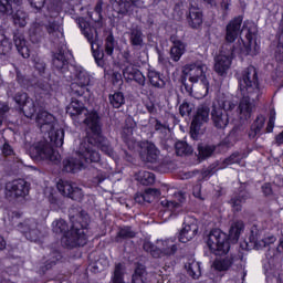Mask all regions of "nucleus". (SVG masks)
<instances>
[{
	"label": "nucleus",
	"instance_id": "obj_1",
	"mask_svg": "<svg viewBox=\"0 0 283 283\" xmlns=\"http://www.w3.org/2000/svg\"><path fill=\"white\" fill-rule=\"evenodd\" d=\"M66 113L71 115L73 120L77 123H85L87 126V145L81 144L78 157L84 159V163H99L101 155L96 151V147H101L102 151L107 156H114V150L109 145L102 144L103 136H101V125L98 124V114L85 108L83 103L76 98H72L70 105L66 107Z\"/></svg>",
	"mask_w": 283,
	"mask_h": 283
},
{
	"label": "nucleus",
	"instance_id": "obj_2",
	"mask_svg": "<svg viewBox=\"0 0 283 283\" xmlns=\"http://www.w3.org/2000/svg\"><path fill=\"white\" fill-rule=\"evenodd\" d=\"M239 92L242 96L238 106L239 118L240 120H249L253 112L251 101H258L260 96V84L258 82V71H255V67L249 66L242 72L239 78Z\"/></svg>",
	"mask_w": 283,
	"mask_h": 283
},
{
	"label": "nucleus",
	"instance_id": "obj_3",
	"mask_svg": "<svg viewBox=\"0 0 283 283\" xmlns=\"http://www.w3.org/2000/svg\"><path fill=\"white\" fill-rule=\"evenodd\" d=\"M207 64L196 61L182 67V74L190 83H200L201 91L196 93V98H205L209 94V80H207Z\"/></svg>",
	"mask_w": 283,
	"mask_h": 283
},
{
	"label": "nucleus",
	"instance_id": "obj_4",
	"mask_svg": "<svg viewBox=\"0 0 283 283\" xmlns=\"http://www.w3.org/2000/svg\"><path fill=\"white\" fill-rule=\"evenodd\" d=\"M54 233H63L62 242L66 247H85L87 243V235L85 229H72L67 232V223L65 220H55L52 223Z\"/></svg>",
	"mask_w": 283,
	"mask_h": 283
},
{
	"label": "nucleus",
	"instance_id": "obj_5",
	"mask_svg": "<svg viewBox=\"0 0 283 283\" xmlns=\"http://www.w3.org/2000/svg\"><path fill=\"white\" fill-rule=\"evenodd\" d=\"M29 156H31V158L33 160H36L38 163H40L41 160H50V163H60L61 160V155L59 154V151L54 150L52 144H50L45 139L34 143L29 148Z\"/></svg>",
	"mask_w": 283,
	"mask_h": 283
},
{
	"label": "nucleus",
	"instance_id": "obj_6",
	"mask_svg": "<svg viewBox=\"0 0 283 283\" xmlns=\"http://www.w3.org/2000/svg\"><path fill=\"white\" fill-rule=\"evenodd\" d=\"M144 251L150 253L153 258H161V255H175L176 251H178V243L174 237L157 240L156 245H154V243L150 241H145Z\"/></svg>",
	"mask_w": 283,
	"mask_h": 283
},
{
	"label": "nucleus",
	"instance_id": "obj_7",
	"mask_svg": "<svg viewBox=\"0 0 283 283\" xmlns=\"http://www.w3.org/2000/svg\"><path fill=\"white\" fill-rule=\"evenodd\" d=\"M207 247L210 249L214 255H224L229 253V241L227 240V234L220 230H212L207 239Z\"/></svg>",
	"mask_w": 283,
	"mask_h": 283
},
{
	"label": "nucleus",
	"instance_id": "obj_8",
	"mask_svg": "<svg viewBox=\"0 0 283 283\" xmlns=\"http://www.w3.org/2000/svg\"><path fill=\"white\" fill-rule=\"evenodd\" d=\"M209 122V108L207 106H200L197 114L191 123L190 136L193 140L198 139L199 136L205 134V128L202 125Z\"/></svg>",
	"mask_w": 283,
	"mask_h": 283
},
{
	"label": "nucleus",
	"instance_id": "obj_9",
	"mask_svg": "<svg viewBox=\"0 0 283 283\" xmlns=\"http://www.w3.org/2000/svg\"><path fill=\"white\" fill-rule=\"evenodd\" d=\"M91 82L92 77L90 76V73H87V71H80L76 74L74 82L71 84L72 94L75 96H83V94L90 91L87 86Z\"/></svg>",
	"mask_w": 283,
	"mask_h": 283
},
{
	"label": "nucleus",
	"instance_id": "obj_10",
	"mask_svg": "<svg viewBox=\"0 0 283 283\" xmlns=\"http://www.w3.org/2000/svg\"><path fill=\"white\" fill-rule=\"evenodd\" d=\"M30 193V186L25 180L19 179L11 181L6 186V196L8 198H23Z\"/></svg>",
	"mask_w": 283,
	"mask_h": 283
},
{
	"label": "nucleus",
	"instance_id": "obj_11",
	"mask_svg": "<svg viewBox=\"0 0 283 283\" xmlns=\"http://www.w3.org/2000/svg\"><path fill=\"white\" fill-rule=\"evenodd\" d=\"M198 235V220L193 217H188L184 222V228L179 233V241L186 244Z\"/></svg>",
	"mask_w": 283,
	"mask_h": 283
},
{
	"label": "nucleus",
	"instance_id": "obj_12",
	"mask_svg": "<svg viewBox=\"0 0 283 283\" xmlns=\"http://www.w3.org/2000/svg\"><path fill=\"white\" fill-rule=\"evenodd\" d=\"M80 28L85 36L87 39L88 43H91V48L93 50V54L95 56V61H101V57L96 54V50H98L99 45L97 43L98 41V32H96V29L93 27H90V23L85 22V20L80 21Z\"/></svg>",
	"mask_w": 283,
	"mask_h": 283
},
{
	"label": "nucleus",
	"instance_id": "obj_13",
	"mask_svg": "<svg viewBox=\"0 0 283 283\" xmlns=\"http://www.w3.org/2000/svg\"><path fill=\"white\" fill-rule=\"evenodd\" d=\"M232 61L233 51H229L228 53L221 52V54L214 59V72L220 76H224V74L231 69Z\"/></svg>",
	"mask_w": 283,
	"mask_h": 283
},
{
	"label": "nucleus",
	"instance_id": "obj_14",
	"mask_svg": "<svg viewBox=\"0 0 283 283\" xmlns=\"http://www.w3.org/2000/svg\"><path fill=\"white\" fill-rule=\"evenodd\" d=\"M242 18L238 17L231 20L226 28L227 43H233L242 34Z\"/></svg>",
	"mask_w": 283,
	"mask_h": 283
},
{
	"label": "nucleus",
	"instance_id": "obj_15",
	"mask_svg": "<svg viewBox=\"0 0 283 283\" xmlns=\"http://www.w3.org/2000/svg\"><path fill=\"white\" fill-rule=\"evenodd\" d=\"M14 101L20 107H22V112L27 116V118H32V116H34V114L36 113L34 103L30 102V99L28 98V94L18 93L14 96Z\"/></svg>",
	"mask_w": 283,
	"mask_h": 283
},
{
	"label": "nucleus",
	"instance_id": "obj_16",
	"mask_svg": "<svg viewBox=\"0 0 283 283\" xmlns=\"http://www.w3.org/2000/svg\"><path fill=\"white\" fill-rule=\"evenodd\" d=\"M18 231H21L31 242L39 240V230L36 229V223L34 220H27L23 223L18 224Z\"/></svg>",
	"mask_w": 283,
	"mask_h": 283
},
{
	"label": "nucleus",
	"instance_id": "obj_17",
	"mask_svg": "<svg viewBox=\"0 0 283 283\" xmlns=\"http://www.w3.org/2000/svg\"><path fill=\"white\" fill-rule=\"evenodd\" d=\"M211 119L218 129H224L229 125V115L222 108H218L217 105L212 108Z\"/></svg>",
	"mask_w": 283,
	"mask_h": 283
},
{
	"label": "nucleus",
	"instance_id": "obj_18",
	"mask_svg": "<svg viewBox=\"0 0 283 283\" xmlns=\"http://www.w3.org/2000/svg\"><path fill=\"white\" fill-rule=\"evenodd\" d=\"M124 78L125 81H135V83H138V85L144 86L145 85V75L136 69L134 65L129 64L124 69Z\"/></svg>",
	"mask_w": 283,
	"mask_h": 283
},
{
	"label": "nucleus",
	"instance_id": "obj_19",
	"mask_svg": "<svg viewBox=\"0 0 283 283\" xmlns=\"http://www.w3.org/2000/svg\"><path fill=\"white\" fill-rule=\"evenodd\" d=\"M202 10L198 7H190L189 12L187 15L188 25L190 28H193L195 30H198L202 25L203 21Z\"/></svg>",
	"mask_w": 283,
	"mask_h": 283
},
{
	"label": "nucleus",
	"instance_id": "obj_20",
	"mask_svg": "<svg viewBox=\"0 0 283 283\" xmlns=\"http://www.w3.org/2000/svg\"><path fill=\"white\" fill-rule=\"evenodd\" d=\"M13 41L19 54H21L23 59H30V46H28L23 33L17 32L13 36Z\"/></svg>",
	"mask_w": 283,
	"mask_h": 283
},
{
	"label": "nucleus",
	"instance_id": "obj_21",
	"mask_svg": "<svg viewBox=\"0 0 283 283\" xmlns=\"http://www.w3.org/2000/svg\"><path fill=\"white\" fill-rule=\"evenodd\" d=\"M158 198H160V190L156 188H148L143 193H137L135 196V201L143 205V202H154V200Z\"/></svg>",
	"mask_w": 283,
	"mask_h": 283
},
{
	"label": "nucleus",
	"instance_id": "obj_22",
	"mask_svg": "<svg viewBox=\"0 0 283 283\" xmlns=\"http://www.w3.org/2000/svg\"><path fill=\"white\" fill-rule=\"evenodd\" d=\"M185 269L190 277L192 280H198L200 279V275H202V270L200 268V262L190 259L185 265Z\"/></svg>",
	"mask_w": 283,
	"mask_h": 283
},
{
	"label": "nucleus",
	"instance_id": "obj_23",
	"mask_svg": "<svg viewBox=\"0 0 283 283\" xmlns=\"http://www.w3.org/2000/svg\"><path fill=\"white\" fill-rule=\"evenodd\" d=\"M185 52H187V46L185 43H182L180 40H175L174 45L170 49V56L172 61L178 63V61L182 59V54H185Z\"/></svg>",
	"mask_w": 283,
	"mask_h": 283
},
{
	"label": "nucleus",
	"instance_id": "obj_24",
	"mask_svg": "<svg viewBox=\"0 0 283 283\" xmlns=\"http://www.w3.org/2000/svg\"><path fill=\"white\" fill-rule=\"evenodd\" d=\"M160 151L156 148V145L148 144L146 146V151L142 154V158L145 163H156L158 160Z\"/></svg>",
	"mask_w": 283,
	"mask_h": 283
},
{
	"label": "nucleus",
	"instance_id": "obj_25",
	"mask_svg": "<svg viewBox=\"0 0 283 283\" xmlns=\"http://www.w3.org/2000/svg\"><path fill=\"white\" fill-rule=\"evenodd\" d=\"M36 123L41 125V128L43 127H54V115L43 111L36 116Z\"/></svg>",
	"mask_w": 283,
	"mask_h": 283
},
{
	"label": "nucleus",
	"instance_id": "obj_26",
	"mask_svg": "<svg viewBox=\"0 0 283 283\" xmlns=\"http://www.w3.org/2000/svg\"><path fill=\"white\" fill-rule=\"evenodd\" d=\"M244 231V222L242 221H234L232 222L230 230H229V238L232 242H238L240 234Z\"/></svg>",
	"mask_w": 283,
	"mask_h": 283
},
{
	"label": "nucleus",
	"instance_id": "obj_27",
	"mask_svg": "<svg viewBox=\"0 0 283 283\" xmlns=\"http://www.w3.org/2000/svg\"><path fill=\"white\" fill-rule=\"evenodd\" d=\"M49 138L52 145H55L56 147H63V138H65V132H63V129L52 128L49 132Z\"/></svg>",
	"mask_w": 283,
	"mask_h": 283
},
{
	"label": "nucleus",
	"instance_id": "obj_28",
	"mask_svg": "<svg viewBox=\"0 0 283 283\" xmlns=\"http://www.w3.org/2000/svg\"><path fill=\"white\" fill-rule=\"evenodd\" d=\"M212 266L216 271H219V272L229 271V269L233 266V259L229 256L224 259H217L213 262Z\"/></svg>",
	"mask_w": 283,
	"mask_h": 283
},
{
	"label": "nucleus",
	"instance_id": "obj_29",
	"mask_svg": "<svg viewBox=\"0 0 283 283\" xmlns=\"http://www.w3.org/2000/svg\"><path fill=\"white\" fill-rule=\"evenodd\" d=\"M135 179L138 180L142 185H154L156 182V176L149 171H139L135 175Z\"/></svg>",
	"mask_w": 283,
	"mask_h": 283
},
{
	"label": "nucleus",
	"instance_id": "obj_30",
	"mask_svg": "<svg viewBox=\"0 0 283 283\" xmlns=\"http://www.w3.org/2000/svg\"><path fill=\"white\" fill-rule=\"evenodd\" d=\"M265 122H266V119L264 118V116L256 117V119L252 124L250 133H249L250 138H255V136H258V134H260V132H262Z\"/></svg>",
	"mask_w": 283,
	"mask_h": 283
},
{
	"label": "nucleus",
	"instance_id": "obj_31",
	"mask_svg": "<svg viewBox=\"0 0 283 283\" xmlns=\"http://www.w3.org/2000/svg\"><path fill=\"white\" fill-rule=\"evenodd\" d=\"M148 80L149 83L153 85V87H164L165 86V80L160 76V73L150 70L148 71Z\"/></svg>",
	"mask_w": 283,
	"mask_h": 283
},
{
	"label": "nucleus",
	"instance_id": "obj_32",
	"mask_svg": "<svg viewBox=\"0 0 283 283\" xmlns=\"http://www.w3.org/2000/svg\"><path fill=\"white\" fill-rule=\"evenodd\" d=\"M85 168V164L83 161H78L76 159H70L64 163L65 171L76 172L81 171V169Z\"/></svg>",
	"mask_w": 283,
	"mask_h": 283
},
{
	"label": "nucleus",
	"instance_id": "obj_33",
	"mask_svg": "<svg viewBox=\"0 0 283 283\" xmlns=\"http://www.w3.org/2000/svg\"><path fill=\"white\" fill-rule=\"evenodd\" d=\"M241 51L250 56H255V54L260 52V45H258L255 41L249 40L248 43L241 48Z\"/></svg>",
	"mask_w": 283,
	"mask_h": 283
},
{
	"label": "nucleus",
	"instance_id": "obj_34",
	"mask_svg": "<svg viewBox=\"0 0 283 283\" xmlns=\"http://www.w3.org/2000/svg\"><path fill=\"white\" fill-rule=\"evenodd\" d=\"M276 240L277 239L275 238V235H268L261 240H256L254 247L260 251L261 249H266V247H271V244H275Z\"/></svg>",
	"mask_w": 283,
	"mask_h": 283
},
{
	"label": "nucleus",
	"instance_id": "obj_35",
	"mask_svg": "<svg viewBox=\"0 0 283 283\" xmlns=\"http://www.w3.org/2000/svg\"><path fill=\"white\" fill-rule=\"evenodd\" d=\"M178 196H179V202L164 199L161 200V207H164L165 209H168V211H171V212L176 211L177 209H180V203L185 200V197H182V195L180 193H178Z\"/></svg>",
	"mask_w": 283,
	"mask_h": 283
},
{
	"label": "nucleus",
	"instance_id": "obj_36",
	"mask_svg": "<svg viewBox=\"0 0 283 283\" xmlns=\"http://www.w3.org/2000/svg\"><path fill=\"white\" fill-rule=\"evenodd\" d=\"M74 189V185L70 184L69 181L60 180L57 182V191L62 193V196H65L66 198H70L72 196V190Z\"/></svg>",
	"mask_w": 283,
	"mask_h": 283
},
{
	"label": "nucleus",
	"instance_id": "obj_37",
	"mask_svg": "<svg viewBox=\"0 0 283 283\" xmlns=\"http://www.w3.org/2000/svg\"><path fill=\"white\" fill-rule=\"evenodd\" d=\"M13 23L14 25H18V28H25V25H28V14L21 10H18L13 14Z\"/></svg>",
	"mask_w": 283,
	"mask_h": 283
},
{
	"label": "nucleus",
	"instance_id": "obj_38",
	"mask_svg": "<svg viewBox=\"0 0 283 283\" xmlns=\"http://www.w3.org/2000/svg\"><path fill=\"white\" fill-rule=\"evenodd\" d=\"M109 103L118 109L122 105H125V95H123L122 92H116L113 95H109Z\"/></svg>",
	"mask_w": 283,
	"mask_h": 283
},
{
	"label": "nucleus",
	"instance_id": "obj_39",
	"mask_svg": "<svg viewBox=\"0 0 283 283\" xmlns=\"http://www.w3.org/2000/svg\"><path fill=\"white\" fill-rule=\"evenodd\" d=\"M177 156H187L193 151L191 146H188L185 142H177L175 145Z\"/></svg>",
	"mask_w": 283,
	"mask_h": 283
},
{
	"label": "nucleus",
	"instance_id": "obj_40",
	"mask_svg": "<svg viewBox=\"0 0 283 283\" xmlns=\"http://www.w3.org/2000/svg\"><path fill=\"white\" fill-rule=\"evenodd\" d=\"M235 107V104L233 101H231V97H221L218 101V106L217 108L223 109L226 113L231 112Z\"/></svg>",
	"mask_w": 283,
	"mask_h": 283
},
{
	"label": "nucleus",
	"instance_id": "obj_41",
	"mask_svg": "<svg viewBox=\"0 0 283 283\" xmlns=\"http://www.w3.org/2000/svg\"><path fill=\"white\" fill-rule=\"evenodd\" d=\"M11 50L12 44L10 43V40H8L4 34L0 33V55L8 54Z\"/></svg>",
	"mask_w": 283,
	"mask_h": 283
},
{
	"label": "nucleus",
	"instance_id": "obj_42",
	"mask_svg": "<svg viewBox=\"0 0 283 283\" xmlns=\"http://www.w3.org/2000/svg\"><path fill=\"white\" fill-rule=\"evenodd\" d=\"M67 61L65 60V55L63 53H57L53 57V65L56 70H63L66 65Z\"/></svg>",
	"mask_w": 283,
	"mask_h": 283
},
{
	"label": "nucleus",
	"instance_id": "obj_43",
	"mask_svg": "<svg viewBox=\"0 0 283 283\" xmlns=\"http://www.w3.org/2000/svg\"><path fill=\"white\" fill-rule=\"evenodd\" d=\"M123 271H124L123 264L118 263L115 266V271L112 277L113 283H123V275H124Z\"/></svg>",
	"mask_w": 283,
	"mask_h": 283
},
{
	"label": "nucleus",
	"instance_id": "obj_44",
	"mask_svg": "<svg viewBox=\"0 0 283 283\" xmlns=\"http://www.w3.org/2000/svg\"><path fill=\"white\" fill-rule=\"evenodd\" d=\"M242 158H244L243 155H240L239 153L232 154L230 157L223 160V165L229 166V165H240L242 161Z\"/></svg>",
	"mask_w": 283,
	"mask_h": 283
},
{
	"label": "nucleus",
	"instance_id": "obj_45",
	"mask_svg": "<svg viewBox=\"0 0 283 283\" xmlns=\"http://www.w3.org/2000/svg\"><path fill=\"white\" fill-rule=\"evenodd\" d=\"M198 149L200 158H209L216 151V147L213 146H199Z\"/></svg>",
	"mask_w": 283,
	"mask_h": 283
},
{
	"label": "nucleus",
	"instance_id": "obj_46",
	"mask_svg": "<svg viewBox=\"0 0 283 283\" xmlns=\"http://www.w3.org/2000/svg\"><path fill=\"white\" fill-rule=\"evenodd\" d=\"M11 0H0V12L2 14H12V3Z\"/></svg>",
	"mask_w": 283,
	"mask_h": 283
},
{
	"label": "nucleus",
	"instance_id": "obj_47",
	"mask_svg": "<svg viewBox=\"0 0 283 283\" xmlns=\"http://www.w3.org/2000/svg\"><path fill=\"white\" fill-rule=\"evenodd\" d=\"M130 42L133 45H143V33L140 31H133Z\"/></svg>",
	"mask_w": 283,
	"mask_h": 283
},
{
	"label": "nucleus",
	"instance_id": "obj_48",
	"mask_svg": "<svg viewBox=\"0 0 283 283\" xmlns=\"http://www.w3.org/2000/svg\"><path fill=\"white\" fill-rule=\"evenodd\" d=\"M105 52L108 56L114 54V35H108L105 43Z\"/></svg>",
	"mask_w": 283,
	"mask_h": 283
},
{
	"label": "nucleus",
	"instance_id": "obj_49",
	"mask_svg": "<svg viewBox=\"0 0 283 283\" xmlns=\"http://www.w3.org/2000/svg\"><path fill=\"white\" fill-rule=\"evenodd\" d=\"M243 202H244L243 197H234L230 200V205L232 206L234 211H241Z\"/></svg>",
	"mask_w": 283,
	"mask_h": 283
},
{
	"label": "nucleus",
	"instance_id": "obj_50",
	"mask_svg": "<svg viewBox=\"0 0 283 283\" xmlns=\"http://www.w3.org/2000/svg\"><path fill=\"white\" fill-rule=\"evenodd\" d=\"M192 109H193V106H191V104L187 102H184L179 107V112L181 116H189Z\"/></svg>",
	"mask_w": 283,
	"mask_h": 283
},
{
	"label": "nucleus",
	"instance_id": "obj_51",
	"mask_svg": "<svg viewBox=\"0 0 283 283\" xmlns=\"http://www.w3.org/2000/svg\"><path fill=\"white\" fill-rule=\"evenodd\" d=\"M133 283H145V271L137 269L133 275Z\"/></svg>",
	"mask_w": 283,
	"mask_h": 283
},
{
	"label": "nucleus",
	"instance_id": "obj_52",
	"mask_svg": "<svg viewBox=\"0 0 283 283\" xmlns=\"http://www.w3.org/2000/svg\"><path fill=\"white\" fill-rule=\"evenodd\" d=\"M69 198H72V200H82L83 199V190H81V188H78V187L73 186V189H72Z\"/></svg>",
	"mask_w": 283,
	"mask_h": 283
},
{
	"label": "nucleus",
	"instance_id": "obj_53",
	"mask_svg": "<svg viewBox=\"0 0 283 283\" xmlns=\"http://www.w3.org/2000/svg\"><path fill=\"white\" fill-rule=\"evenodd\" d=\"M274 127H275V111H271L270 118L266 126L268 134H271Z\"/></svg>",
	"mask_w": 283,
	"mask_h": 283
},
{
	"label": "nucleus",
	"instance_id": "obj_54",
	"mask_svg": "<svg viewBox=\"0 0 283 283\" xmlns=\"http://www.w3.org/2000/svg\"><path fill=\"white\" fill-rule=\"evenodd\" d=\"M46 30H48L49 34L61 33L60 27H59V24H56V22H49V24L46 25Z\"/></svg>",
	"mask_w": 283,
	"mask_h": 283
},
{
	"label": "nucleus",
	"instance_id": "obj_55",
	"mask_svg": "<svg viewBox=\"0 0 283 283\" xmlns=\"http://www.w3.org/2000/svg\"><path fill=\"white\" fill-rule=\"evenodd\" d=\"M119 238H134V235H136V233H134V231H132V228H123L119 233H118Z\"/></svg>",
	"mask_w": 283,
	"mask_h": 283
},
{
	"label": "nucleus",
	"instance_id": "obj_56",
	"mask_svg": "<svg viewBox=\"0 0 283 283\" xmlns=\"http://www.w3.org/2000/svg\"><path fill=\"white\" fill-rule=\"evenodd\" d=\"M29 2L33 8H36V10H41V8L45 6V0H29Z\"/></svg>",
	"mask_w": 283,
	"mask_h": 283
},
{
	"label": "nucleus",
	"instance_id": "obj_57",
	"mask_svg": "<svg viewBox=\"0 0 283 283\" xmlns=\"http://www.w3.org/2000/svg\"><path fill=\"white\" fill-rule=\"evenodd\" d=\"M2 154L4 156H12V146L9 144H4L2 147Z\"/></svg>",
	"mask_w": 283,
	"mask_h": 283
},
{
	"label": "nucleus",
	"instance_id": "obj_58",
	"mask_svg": "<svg viewBox=\"0 0 283 283\" xmlns=\"http://www.w3.org/2000/svg\"><path fill=\"white\" fill-rule=\"evenodd\" d=\"M135 8H145V0H130Z\"/></svg>",
	"mask_w": 283,
	"mask_h": 283
},
{
	"label": "nucleus",
	"instance_id": "obj_59",
	"mask_svg": "<svg viewBox=\"0 0 283 283\" xmlns=\"http://www.w3.org/2000/svg\"><path fill=\"white\" fill-rule=\"evenodd\" d=\"M123 81V75L118 72L113 73V83H120Z\"/></svg>",
	"mask_w": 283,
	"mask_h": 283
},
{
	"label": "nucleus",
	"instance_id": "obj_60",
	"mask_svg": "<svg viewBox=\"0 0 283 283\" xmlns=\"http://www.w3.org/2000/svg\"><path fill=\"white\" fill-rule=\"evenodd\" d=\"M200 189H201L200 186H195L193 187L192 193H193L195 198H202L201 193H200Z\"/></svg>",
	"mask_w": 283,
	"mask_h": 283
},
{
	"label": "nucleus",
	"instance_id": "obj_61",
	"mask_svg": "<svg viewBox=\"0 0 283 283\" xmlns=\"http://www.w3.org/2000/svg\"><path fill=\"white\" fill-rule=\"evenodd\" d=\"M19 218H21V214L18 212H12V217H11V222L12 224H14L17 222V220H19Z\"/></svg>",
	"mask_w": 283,
	"mask_h": 283
},
{
	"label": "nucleus",
	"instance_id": "obj_62",
	"mask_svg": "<svg viewBox=\"0 0 283 283\" xmlns=\"http://www.w3.org/2000/svg\"><path fill=\"white\" fill-rule=\"evenodd\" d=\"M276 251L279 253H283V237L279 240V244H277Z\"/></svg>",
	"mask_w": 283,
	"mask_h": 283
},
{
	"label": "nucleus",
	"instance_id": "obj_63",
	"mask_svg": "<svg viewBox=\"0 0 283 283\" xmlns=\"http://www.w3.org/2000/svg\"><path fill=\"white\" fill-rule=\"evenodd\" d=\"M263 191L266 196L271 195V188L268 185L263 186Z\"/></svg>",
	"mask_w": 283,
	"mask_h": 283
},
{
	"label": "nucleus",
	"instance_id": "obj_64",
	"mask_svg": "<svg viewBox=\"0 0 283 283\" xmlns=\"http://www.w3.org/2000/svg\"><path fill=\"white\" fill-rule=\"evenodd\" d=\"M276 60L277 61H283V51H282V53H276Z\"/></svg>",
	"mask_w": 283,
	"mask_h": 283
}]
</instances>
